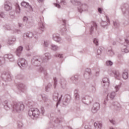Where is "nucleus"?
<instances>
[{
    "instance_id": "obj_1",
    "label": "nucleus",
    "mask_w": 129,
    "mask_h": 129,
    "mask_svg": "<svg viewBox=\"0 0 129 129\" xmlns=\"http://www.w3.org/2000/svg\"><path fill=\"white\" fill-rule=\"evenodd\" d=\"M29 114L30 116H36V115H39L40 114V111L39 109L35 108V109H32L31 111H29Z\"/></svg>"
},
{
    "instance_id": "obj_2",
    "label": "nucleus",
    "mask_w": 129,
    "mask_h": 129,
    "mask_svg": "<svg viewBox=\"0 0 129 129\" xmlns=\"http://www.w3.org/2000/svg\"><path fill=\"white\" fill-rule=\"evenodd\" d=\"M21 6L22 7H24V8H27L28 9H30V10H32V7L30 5H29V4L27 2H22Z\"/></svg>"
},
{
    "instance_id": "obj_3",
    "label": "nucleus",
    "mask_w": 129,
    "mask_h": 129,
    "mask_svg": "<svg viewBox=\"0 0 129 129\" xmlns=\"http://www.w3.org/2000/svg\"><path fill=\"white\" fill-rule=\"evenodd\" d=\"M5 9L6 11H10L12 10V6H11V4H8L7 3L5 4Z\"/></svg>"
},
{
    "instance_id": "obj_4",
    "label": "nucleus",
    "mask_w": 129,
    "mask_h": 129,
    "mask_svg": "<svg viewBox=\"0 0 129 129\" xmlns=\"http://www.w3.org/2000/svg\"><path fill=\"white\" fill-rule=\"evenodd\" d=\"M23 51V47L20 46L18 48L17 50H16V54L17 56H20L21 52Z\"/></svg>"
},
{
    "instance_id": "obj_5",
    "label": "nucleus",
    "mask_w": 129,
    "mask_h": 129,
    "mask_svg": "<svg viewBox=\"0 0 129 129\" xmlns=\"http://www.w3.org/2000/svg\"><path fill=\"white\" fill-rule=\"evenodd\" d=\"M53 40L56 42H60L61 41V38L58 35H53Z\"/></svg>"
},
{
    "instance_id": "obj_6",
    "label": "nucleus",
    "mask_w": 129,
    "mask_h": 129,
    "mask_svg": "<svg viewBox=\"0 0 129 129\" xmlns=\"http://www.w3.org/2000/svg\"><path fill=\"white\" fill-rule=\"evenodd\" d=\"M94 125L96 129H100L101 128L102 125L101 124L98 122H95Z\"/></svg>"
},
{
    "instance_id": "obj_7",
    "label": "nucleus",
    "mask_w": 129,
    "mask_h": 129,
    "mask_svg": "<svg viewBox=\"0 0 129 129\" xmlns=\"http://www.w3.org/2000/svg\"><path fill=\"white\" fill-rule=\"evenodd\" d=\"M122 77L123 79H127L128 78V74H127V72H123L122 74Z\"/></svg>"
},
{
    "instance_id": "obj_8",
    "label": "nucleus",
    "mask_w": 129,
    "mask_h": 129,
    "mask_svg": "<svg viewBox=\"0 0 129 129\" xmlns=\"http://www.w3.org/2000/svg\"><path fill=\"white\" fill-rule=\"evenodd\" d=\"M26 62V60H25L24 59H22L21 60V61L18 63V65H20L21 64V66H24L25 64V62Z\"/></svg>"
},
{
    "instance_id": "obj_9",
    "label": "nucleus",
    "mask_w": 129,
    "mask_h": 129,
    "mask_svg": "<svg viewBox=\"0 0 129 129\" xmlns=\"http://www.w3.org/2000/svg\"><path fill=\"white\" fill-rule=\"evenodd\" d=\"M114 96H115V92H112L109 94V97L111 99H113V98H114Z\"/></svg>"
},
{
    "instance_id": "obj_10",
    "label": "nucleus",
    "mask_w": 129,
    "mask_h": 129,
    "mask_svg": "<svg viewBox=\"0 0 129 129\" xmlns=\"http://www.w3.org/2000/svg\"><path fill=\"white\" fill-rule=\"evenodd\" d=\"M119 75H120V74H119V72H117L115 74V77L116 78H117L119 77Z\"/></svg>"
},
{
    "instance_id": "obj_11",
    "label": "nucleus",
    "mask_w": 129,
    "mask_h": 129,
    "mask_svg": "<svg viewBox=\"0 0 129 129\" xmlns=\"http://www.w3.org/2000/svg\"><path fill=\"white\" fill-rule=\"evenodd\" d=\"M93 43H94V44H96V46L98 45V41H97V39H94L93 40Z\"/></svg>"
},
{
    "instance_id": "obj_12",
    "label": "nucleus",
    "mask_w": 129,
    "mask_h": 129,
    "mask_svg": "<svg viewBox=\"0 0 129 129\" xmlns=\"http://www.w3.org/2000/svg\"><path fill=\"white\" fill-rule=\"evenodd\" d=\"M108 82V79H107V78H104L103 79V83H107Z\"/></svg>"
},
{
    "instance_id": "obj_13",
    "label": "nucleus",
    "mask_w": 129,
    "mask_h": 129,
    "mask_svg": "<svg viewBox=\"0 0 129 129\" xmlns=\"http://www.w3.org/2000/svg\"><path fill=\"white\" fill-rule=\"evenodd\" d=\"M106 64L108 66L109 65L110 66H111V65H112L113 63L111 61H108L106 62Z\"/></svg>"
},
{
    "instance_id": "obj_14",
    "label": "nucleus",
    "mask_w": 129,
    "mask_h": 129,
    "mask_svg": "<svg viewBox=\"0 0 129 129\" xmlns=\"http://www.w3.org/2000/svg\"><path fill=\"white\" fill-rule=\"evenodd\" d=\"M14 108H15V109H16L17 110H21V109L19 107V106H16H16H14Z\"/></svg>"
},
{
    "instance_id": "obj_15",
    "label": "nucleus",
    "mask_w": 129,
    "mask_h": 129,
    "mask_svg": "<svg viewBox=\"0 0 129 129\" xmlns=\"http://www.w3.org/2000/svg\"><path fill=\"white\" fill-rule=\"evenodd\" d=\"M52 50H57V46H56V45H53V46H52Z\"/></svg>"
},
{
    "instance_id": "obj_16",
    "label": "nucleus",
    "mask_w": 129,
    "mask_h": 129,
    "mask_svg": "<svg viewBox=\"0 0 129 129\" xmlns=\"http://www.w3.org/2000/svg\"><path fill=\"white\" fill-rule=\"evenodd\" d=\"M54 6L56 7V8H58V9H60V5L59 4H55Z\"/></svg>"
},
{
    "instance_id": "obj_17",
    "label": "nucleus",
    "mask_w": 129,
    "mask_h": 129,
    "mask_svg": "<svg viewBox=\"0 0 129 129\" xmlns=\"http://www.w3.org/2000/svg\"><path fill=\"white\" fill-rule=\"evenodd\" d=\"M98 11L99 13H100V14H101V12H102V10L101 9V8H98Z\"/></svg>"
},
{
    "instance_id": "obj_18",
    "label": "nucleus",
    "mask_w": 129,
    "mask_h": 129,
    "mask_svg": "<svg viewBox=\"0 0 129 129\" xmlns=\"http://www.w3.org/2000/svg\"><path fill=\"white\" fill-rule=\"evenodd\" d=\"M97 52L98 55H99V54H101V51L100 50H98L97 51Z\"/></svg>"
},
{
    "instance_id": "obj_19",
    "label": "nucleus",
    "mask_w": 129,
    "mask_h": 129,
    "mask_svg": "<svg viewBox=\"0 0 129 129\" xmlns=\"http://www.w3.org/2000/svg\"><path fill=\"white\" fill-rule=\"evenodd\" d=\"M23 20L24 21H28V18H27L26 17H24L23 18Z\"/></svg>"
},
{
    "instance_id": "obj_20",
    "label": "nucleus",
    "mask_w": 129,
    "mask_h": 129,
    "mask_svg": "<svg viewBox=\"0 0 129 129\" xmlns=\"http://www.w3.org/2000/svg\"><path fill=\"white\" fill-rule=\"evenodd\" d=\"M58 57H59V58H62L63 57V54H58Z\"/></svg>"
},
{
    "instance_id": "obj_21",
    "label": "nucleus",
    "mask_w": 129,
    "mask_h": 129,
    "mask_svg": "<svg viewBox=\"0 0 129 129\" xmlns=\"http://www.w3.org/2000/svg\"><path fill=\"white\" fill-rule=\"evenodd\" d=\"M0 17L1 18H3V17H4V13H0Z\"/></svg>"
},
{
    "instance_id": "obj_22",
    "label": "nucleus",
    "mask_w": 129,
    "mask_h": 129,
    "mask_svg": "<svg viewBox=\"0 0 129 129\" xmlns=\"http://www.w3.org/2000/svg\"><path fill=\"white\" fill-rule=\"evenodd\" d=\"M37 1L38 2V3H43V2H44V0H37Z\"/></svg>"
},
{
    "instance_id": "obj_23",
    "label": "nucleus",
    "mask_w": 129,
    "mask_h": 129,
    "mask_svg": "<svg viewBox=\"0 0 129 129\" xmlns=\"http://www.w3.org/2000/svg\"><path fill=\"white\" fill-rule=\"evenodd\" d=\"M115 88L116 91H117V90L118 89V86H115Z\"/></svg>"
},
{
    "instance_id": "obj_24",
    "label": "nucleus",
    "mask_w": 129,
    "mask_h": 129,
    "mask_svg": "<svg viewBox=\"0 0 129 129\" xmlns=\"http://www.w3.org/2000/svg\"><path fill=\"white\" fill-rule=\"evenodd\" d=\"M31 35H32V33L29 34V35H27V37H28L29 38H31Z\"/></svg>"
},
{
    "instance_id": "obj_25",
    "label": "nucleus",
    "mask_w": 129,
    "mask_h": 129,
    "mask_svg": "<svg viewBox=\"0 0 129 129\" xmlns=\"http://www.w3.org/2000/svg\"><path fill=\"white\" fill-rule=\"evenodd\" d=\"M110 122H111V123H113V124H114V122H113V120H110Z\"/></svg>"
},
{
    "instance_id": "obj_26",
    "label": "nucleus",
    "mask_w": 129,
    "mask_h": 129,
    "mask_svg": "<svg viewBox=\"0 0 129 129\" xmlns=\"http://www.w3.org/2000/svg\"><path fill=\"white\" fill-rule=\"evenodd\" d=\"M41 110L42 112H44V108H41Z\"/></svg>"
},
{
    "instance_id": "obj_27",
    "label": "nucleus",
    "mask_w": 129,
    "mask_h": 129,
    "mask_svg": "<svg viewBox=\"0 0 129 129\" xmlns=\"http://www.w3.org/2000/svg\"><path fill=\"white\" fill-rule=\"evenodd\" d=\"M18 10H20V6L19 5H17Z\"/></svg>"
},
{
    "instance_id": "obj_28",
    "label": "nucleus",
    "mask_w": 129,
    "mask_h": 129,
    "mask_svg": "<svg viewBox=\"0 0 129 129\" xmlns=\"http://www.w3.org/2000/svg\"><path fill=\"white\" fill-rule=\"evenodd\" d=\"M125 52L126 53H127V52H128V50H127L126 49V51H125Z\"/></svg>"
},
{
    "instance_id": "obj_29",
    "label": "nucleus",
    "mask_w": 129,
    "mask_h": 129,
    "mask_svg": "<svg viewBox=\"0 0 129 129\" xmlns=\"http://www.w3.org/2000/svg\"><path fill=\"white\" fill-rule=\"evenodd\" d=\"M42 28H44V25L42 24Z\"/></svg>"
},
{
    "instance_id": "obj_30",
    "label": "nucleus",
    "mask_w": 129,
    "mask_h": 129,
    "mask_svg": "<svg viewBox=\"0 0 129 129\" xmlns=\"http://www.w3.org/2000/svg\"><path fill=\"white\" fill-rule=\"evenodd\" d=\"M125 41L126 43H127V40H125Z\"/></svg>"
},
{
    "instance_id": "obj_31",
    "label": "nucleus",
    "mask_w": 129,
    "mask_h": 129,
    "mask_svg": "<svg viewBox=\"0 0 129 129\" xmlns=\"http://www.w3.org/2000/svg\"><path fill=\"white\" fill-rule=\"evenodd\" d=\"M20 124H21V125H22V123H21V122H20Z\"/></svg>"
},
{
    "instance_id": "obj_32",
    "label": "nucleus",
    "mask_w": 129,
    "mask_h": 129,
    "mask_svg": "<svg viewBox=\"0 0 129 129\" xmlns=\"http://www.w3.org/2000/svg\"><path fill=\"white\" fill-rule=\"evenodd\" d=\"M63 23H65V21L63 20Z\"/></svg>"
},
{
    "instance_id": "obj_33",
    "label": "nucleus",
    "mask_w": 129,
    "mask_h": 129,
    "mask_svg": "<svg viewBox=\"0 0 129 129\" xmlns=\"http://www.w3.org/2000/svg\"><path fill=\"white\" fill-rule=\"evenodd\" d=\"M44 44L46 45V42H44Z\"/></svg>"
},
{
    "instance_id": "obj_34",
    "label": "nucleus",
    "mask_w": 129,
    "mask_h": 129,
    "mask_svg": "<svg viewBox=\"0 0 129 129\" xmlns=\"http://www.w3.org/2000/svg\"><path fill=\"white\" fill-rule=\"evenodd\" d=\"M54 81L55 82V78H54Z\"/></svg>"
},
{
    "instance_id": "obj_35",
    "label": "nucleus",
    "mask_w": 129,
    "mask_h": 129,
    "mask_svg": "<svg viewBox=\"0 0 129 129\" xmlns=\"http://www.w3.org/2000/svg\"><path fill=\"white\" fill-rule=\"evenodd\" d=\"M22 106H24V105H22Z\"/></svg>"
}]
</instances>
